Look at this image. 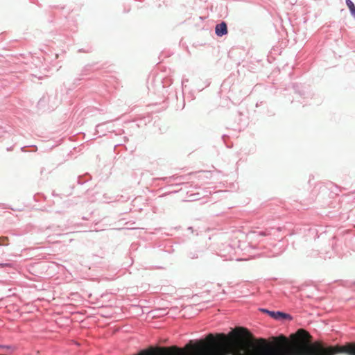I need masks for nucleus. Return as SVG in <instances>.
Instances as JSON below:
<instances>
[{
    "label": "nucleus",
    "instance_id": "4",
    "mask_svg": "<svg viewBox=\"0 0 355 355\" xmlns=\"http://www.w3.org/2000/svg\"><path fill=\"white\" fill-rule=\"evenodd\" d=\"M345 2L351 12V15L355 18V5L351 0H345Z\"/></svg>",
    "mask_w": 355,
    "mask_h": 355
},
{
    "label": "nucleus",
    "instance_id": "2",
    "mask_svg": "<svg viewBox=\"0 0 355 355\" xmlns=\"http://www.w3.org/2000/svg\"><path fill=\"white\" fill-rule=\"evenodd\" d=\"M263 312L267 313L270 317L276 320L291 318L290 315L280 312V311H270L268 310H262Z\"/></svg>",
    "mask_w": 355,
    "mask_h": 355
},
{
    "label": "nucleus",
    "instance_id": "1",
    "mask_svg": "<svg viewBox=\"0 0 355 355\" xmlns=\"http://www.w3.org/2000/svg\"><path fill=\"white\" fill-rule=\"evenodd\" d=\"M230 338H252V334L249 332V331L243 327H238L232 330L228 335Z\"/></svg>",
    "mask_w": 355,
    "mask_h": 355
},
{
    "label": "nucleus",
    "instance_id": "5",
    "mask_svg": "<svg viewBox=\"0 0 355 355\" xmlns=\"http://www.w3.org/2000/svg\"><path fill=\"white\" fill-rule=\"evenodd\" d=\"M8 245V238L7 237H0V245Z\"/></svg>",
    "mask_w": 355,
    "mask_h": 355
},
{
    "label": "nucleus",
    "instance_id": "3",
    "mask_svg": "<svg viewBox=\"0 0 355 355\" xmlns=\"http://www.w3.org/2000/svg\"><path fill=\"white\" fill-rule=\"evenodd\" d=\"M216 34L218 36H223L227 33V24L225 22H221L216 26Z\"/></svg>",
    "mask_w": 355,
    "mask_h": 355
}]
</instances>
